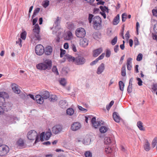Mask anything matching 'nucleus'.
<instances>
[{"instance_id":"obj_1","label":"nucleus","mask_w":157,"mask_h":157,"mask_svg":"<svg viewBox=\"0 0 157 157\" xmlns=\"http://www.w3.org/2000/svg\"><path fill=\"white\" fill-rule=\"evenodd\" d=\"M52 66V61L49 59H46L43 62L37 64L36 67L38 69L45 70L50 69Z\"/></svg>"},{"instance_id":"obj_2","label":"nucleus","mask_w":157,"mask_h":157,"mask_svg":"<svg viewBox=\"0 0 157 157\" xmlns=\"http://www.w3.org/2000/svg\"><path fill=\"white\" fill-rule=\"evenodd\" d=\"M33 34L30 36V37L33 40H40L41 39L39 35L40 28L38 25L36 24L33 27Z\"/></svg>"},{"instance_id":"obj_3","label":"nucleus","mask_w":157,"mask_h":157,"mask_svg":"<svg viewBox=\"0 0 157 157\" xmlns=\"http://www.w3.org/2000/svg\"><path fill=\"white\" fill-rule=\"evenodd\" d=\"M28 138L30 140H36L35 143L38 142L39 138L36 132L34 131L31 130L28 132L27 135Z\"/></svg>"},{"instance_id":"obj_4","label":"nucleus","mask_w":157,"mask_h":157,"mask_svg":"<svg viewBox=\"0 0 157 157\" xmlns=\"http://www.w3.org/2000/svg\"><path fill=\"white\" fill-rule=\"evenodd\" d=\"M76 36L79 38H83L86 35V32L85 29L82 27L77 29L75 31Z\"/></svg>"},{"instance_id":"obj_5","label":"nucleus","mask_w":157,"mask_h":157,"mask_svg":"<svg viewBox=\"0 0 157 157\" xmlns=\"http://www.w3.org/2000/svg\"><path fill=\"white\" fill-rule=\"evenodd\" d=\"M52 135V133L50 130L44 132H42L40 135V139L41 141L44 140H48Z\"/></svg>"},{"instance_id":"obj_6","label":"nucleus","mask_w":157,"mask_h":157,"mask_svg":"<svg viewBox=\"0 0 157 157\" xmlns=\"http://www.w3.org/2000/svg\"><path fill=\"white\" fill-rule=\"evenodd\" d=\"M9 147L6 145H2L0 146V156H5L9 152Z\"/></svg>"},{"instance_id":"obj_7","label":"nucleus","mask_w":157,"mask_h":157,"mask_svg":"<svg viewBox=\"0 0 157 157\" xmlns=\"http://www.w3.org/2000/svg\"><path fill=\"white\" fill-rule=\"evenodd\" d=\"M35 51L37 55L41 56L44 52V48L41 44H38L35 47Z\"/></svg>"},{"instance_id":"obj_8","label":"nucleus","mask_w":157,"mask_h":157,"mask_svg":"<svg viewBox=\"0 0 157 157\" xmlns=\"http://www.w3.org/2000/svg\"><path fill=\"white\" fill-rule=\"evenodd\" d=\"M82 127V125L79 122H75L71 125V128L73 131H76L80 129Z\"/></svg>"},{"instance_id":"obj_9","label":"nucleus","mask_w":157,"mask_h":157,"mask_svg":"<svg viewBox=\"0 0 157 157\" xmlns=\"http://www.w3.org/2000/svg\"><path fill=\"white\" fill-rule=\"evenodd\" d=\"M62 130V127L60 125H56L54 126L52 129V131L53 133L58 134Z\"/></svg>"},{"instance_id":"obj_10","label":"nucleus","mask_w":157,"mask_h":157,"mask_svg":"<svg viewBox=\"0 0 157 157\" xmlns=\"http://www.w3.org/2000/svg\"><path fill=\"white\" fill-rule=\"evenodd\" d=\"M85 62L84 58L81 56H78L75 58V63L77 65L82 64Z\"/></svg>"},{"instance_id":"obj_11","label":"nucleus","mask_w":157,"mask_h":157,"mask_svg":"<svg viewBox=\"0 0 157 157\" xmlns=\"http://www.w3.org/2000/svg\"><path fill=\"white\" fill-rule=\"evenodd\" d=\"M16 145L17 147L20 148H23L25 146L24 140L22 139L18 140L16 143Z\"/></svg>"},{"instance_id":"obj_12","label":"nucleus","mask_w":157,"mask_h":157,"mask_svg":"<svg viewBox=\"0 0 157 157\" xmlns=\"http://www.w3.org/2000/svg\"><path fill=\"white\" fill-rule=\"evenodd\" d=\"M44 98L40 94H38L35 96V99L36 102L39 104H42L44 101Z\"/></svg>"},{"instance_id":"obj_13","label":"nucleus","mask_w":157,"mask_h":157,"mask_svg":"<svg viewBox=\"0 0 157 157\" xmlns=\"http://www.w3.org/2000/svg\"><path fill=\"white\" fill-rule=\"evenodd\" d=\"M12 89L13 91L15 93L19 94L21 90L18 88V86L16 84L13 83L12 84Z\"/></svg>"},{"instance_id":"obj_14","label":"nucleus","mask_w":157,"mask_h":157,"mask_svg":"<svg viewBox=\"0 0 157 157\" xmlns=\"http://www.w3.org/2000/svg\"><path fill=\"white\" fill-rule=\"evenodd\" d=\"M40 94L44 99L49 98L50 96L49 92L47 90H43L40 92Z\"/></svg>"},{"instance_id":"obj_15","label":"nucleus","mask_w":157,"mask_h":157,"mask_svg":"<svg viewBox=\"0 0 157 157\" xmlns=\"http://www.w3.org/2000/svg\"><path fill=\"white\" fill-rule=\"evenodd\" d=\"M80 45L81 47H85L88 44V41L86 38L81 39L80 40Z\"/></svg>"},{"instance_id":"obj_16","label":"nucleus","mask_w":157,"mask_h":157,"mask_svg":"<svg viewBox=\"0 0 157 157\" xmlns=\"http://www.w3.org/2000/svg\"><path fill=\"white\" fill-rule=\"evenodd\" d=\"M9 105H10L9 104L6 103V104H3V108L0 106V114H3L4 111H7L8 109H9Z\"/></svg>"},{"instance_id":"obj_17","label":"nucleus","mask_w":157,"mask_h":157,"mask_svg":"<svg viewBox=\"0 0 157 157\" xmlns=\"http://www.w3.org/2000/svg\"><path fill=\"white\" fill-rule=\"evenodd\" d=\"M104 142L106 144H109L112 143L115 144V143L114 139L108 137H105V138Z\"/></svg>"},{"instance_id":"obj_18","label":"nucleus","mask_w":157,"mask_h":157,"mask_svg":"<svg viewBox=\"0 0 157 157\" xmlns=\"http://www.w3.org/2000/svg\"><path fill=\"white\" fill-rule=\"evenodd\" d=\"M52 48L50 46H47L44 49V52L45 54L47 55H51L52 52Z\"/></svg>"},{"instance_id":"obj_19","label":"nucleus","mask_w":157,"mask_h":157,"mask_svg":"<svg viewBox=\"0 0 157 157\" xmlns=\"http://www.w3.org/2000/svg\"><path fill=\"white\" fill-rule=\"evenodd\" d=\"M98 17L95 16L93 19V24L94 29H97L98 27Z\"/></svg>"},{"instance_id":"obj_20","label":"nucleus","mask_w":157,"mask_h":157,"mask_svg":"<svg viewBox=\"0 0 157 157\" xmlns=\"http://www.w3.org/2000/svg\"><path fill=\"white\" fill-rule=\"evenodd\" d=\"M73 38V36L72 33L70 31H67L64 37V39L68 40H71Z\"/></svg>"},{"instance_id":"obj_21","label":"nucleus","mask_w":157,"mask_h":157,"mask_svg":"<svg viewBox=\"0 0 157 157\" xmlns=\"http://www.w3.org/2000/svg\"><path fill=\"white\" fill-rule=\"evenodd\" d=\"M144 146V149L146 151H148L150 149V144L147 140H145Z\"/></svg>"},{"instance_id":"obj_22","label":"nucleus","mask_w":157,"mask_h":157,"mask_svg":"<svg viewBox=\"0 0 157 157\" xmlns=\"http://www.w3.org/2000/svg\"><path fill=\"white\" fill-rule=\"evenodd\" d=\"M132 59L131 58H129L127 60V69L130 71L131 70L132 68Z\"/></svg>"},{"instance_id":"obj_23","label":"nucleus","mask_w":157,"mask_h":157,"mask_svg":"<svg viewBox=\"0 0 157 157\" xmlns=\"http://www.w3.org/2000/svg\"><path fill=\"white\" fill-rule=\"evenodd\" d=\"M120 21V15L119 14H117L115 17L113 21V24L114 25H116L118 24Z\"/></svg>"},{"instance_id":"obj_24","label":"nucleus","mask_w":157,"mask_h":157,"mask_svg":"<svg viewBox=\"0 0 157 157\" xmlns=\"http://www.w3.org/2000/svg\"><path fill=\"white\" fill-rule=\"evenodd\" d=\"M91 123L92 126L95 128H97L98 127V124L96 121V118L93 117L91 120Z\"/></svg>"},{"instance_id":"obj_25","label":"nucleus","mask_w":157,"mask_h":157,"mask_svg":"<svg viewBox=\"0 0 157 157\" xmlns=\"http://www.w3.org/2000/svg\"><path fill=\"white\" fill-rule=\"evenodd\" d=\"M109 128L105 126H101L99 129V130L101 133H104L107 132Z\"/></svg>"},{"instance_id":"obj_26","label":"nucleus","mask_w":157,"mask_h":157,"mask_svg":"<svg viewBox=\"0 0 157 157\" xmlns=\"http://www.w3.org/2000/svg\"><path fill=\"white\" fill-rule=\"evenodd\" d=\"M113 118L114 120L117 122H120V118L118 116L116 112H114L113 113Z\"/></svg>"},{"instance_id":"obj_27","label":"nucleus","mask_w":157,"mask_h":157,"mask_svg":"<svg viewBox=\"0 0 157 157\" xmlns=\"http://www.w3.org/2000/svg\"><path fill=\"white\" fill-rule=\"evenodd\" d=\"M137 125L140 130L144 131L145 130V128L143 127V123L141 121L137 122Z\"/></svg>"},{"instance_id":"obj_28","label":"nucleus","mask_w":157,"mask_h":157,"mask_svg":"<svg viewBox=\"0 0 157 157\" xmlns=\"http://www.w3.org/2000/svg\"><path fill=\"white\" fill-rule=\"evenodd\" d=\"M90 138L86 137L84 139L83 141V143L85 145H88L90 144Z\"/></svg>"},{"instance_id":"obj_29","label":"nucleus","mask_w":157,"mask_h":157,"mask_svg":"<svg viewBox=\"0 0 157 157\" xmlns=\"http://www.w3.org/2000/svg\"><path fill=\"white\" fill-rule=\"evenodd\" d=\"M152 22L155 23V24L154 25L153 29L154 32L155 33L157 34V21L155 19H152L151 20Z\"/></svg>"},{"instance_id":"obj_30","label":"nucleus","mask_w":157,"mask_h":157,"mask_svg":"<svg viewBox=\"0 0 157 157\" xmlns=\"http://www.w3.org/2000/svg\"><path fill=\"white\" fill-rule=\"evenodd\" d=\"M121 75L123 77H124L126 76V66L125 65H124L122 66L121 69Z\"/></svg>"},{"instance_id":"obj_31","label":"nucleus","mask_w":157,"mask_h":157,"mask_svg":"<svg viewBox=\"0 0 157 157\" xmlns=\"http://www.w3.org/2000/svg\"><path fill=\"white\" fill-rule=\"evenodd\" d=\"M105 69V64L102 63L99 67V74L101 73Z\"/></svg>"},{"instance_id":"obj_32","label":"nucleus","mask_w":157,"mask_h":157,"mask_svg":"<svg viewBox=\"0 0 157 157\" xmlns=\"http://www.w3.org/2000/svg\"><path fill=\"white\" fill-rule=\"evenodd\" d=\"M74 109L71 108H68L67 110V113L68 115H72L74 114Z\"/></svg>"},{"instance_id":"obj_33","label":"nucleus","mask_w":157,"mask_h":157,"mask_svg":"<svg viewBox=\"0 0 157 157\" xmlns=\"http://www.w3.org/2000/svg\"><path fill=\"white\" fill-rule=\"evenodd\" d=\"M40 8H36L34 11L33 14L32 16V18L33 19L34 17L38 13L40 10Z\"/></svg>"},{"instance_id":"obj_34","label":"nucleus","mask_w":157,"mask_h":157,"mask_svg":"<svg viewBox=\"0 0 157 157\" xmlns=\"http://www.w3.org/2000/svg\"><path fill=\"white\" fill-rule=\"evenodd\" d=\"M131 79H130L129 84L127 88V91L129 93H131L132 90V84L131 83Z\"/></svg>"},{"instance_id":"obj_35","label":"nucleus","mask_w":157,"mask_h":157,"mask_svg":"<svg viewBox=\"0 0 157 157\" xmlns=\"http://www.w3.org/2000/svg\"><path fill=\"white\" fill-rule=\"evenodd\" d=\"M119 88L121 90L123 91L124 89V84L122 81H120L119 82Z\"/></svg>"},{"instance_id":"obj_36","label":"nucleus","mask_w":157,"mask_h":157,"mask_svg":"<svg viewBox=\"0 0 157 157\" xmlns=\"http://www.w3.org/2000/svg\"><path fill=\"white\" fill-rule=\"evenodd\" d=\"M99 8L102 11L101 12H108V8L105 6H101L99 7Z\"/></svg>"},{"instance_id":"obj_37","label":"nucleus","mask_w":157,"mask_h":157,"mask_svg":"<svg viewBox=\"0 0 157 157\" xmlns=\"http://www.w3.org/2000/svg\"><path fill=\"white\" fill-rule=\"evenodd\" d=\"M49 100L51 101L54 102L57 100V97L55 95H52L50 96Z\"/></svg>"},{"instance_id":"obj_38","label":"nucleus","mask_w":157,"mask_h":157,"mask_svg":"<svg viewBox=\"0 0 157 157\" xmlns=\"http://www.w3.org/2000/svg\"><path fill=\"white\" fill-rule=\"evenodd\" d=\"M59 82L60 84L63 86H65L66 84V80L63 78H61L59 80Z\"/></svg>"},{"instance_id":"obj_39","label":"nucleus","mask_w":157,"mask_h":157,"mask_svg":"<svg viewBox=\"0 0 157 157\" xmlns=\"http://www.w3.org/2000/svg\"><path fill=\"white\" fill-rule=\"evenodd\" d=\"M157 143V137L155 138L153 140L152 144L151 146L152 148H154Z\"/></svg>"},{"instance_id":"obj_40","label":"nucleus","mask_w":157,"mask_h":157,"mask_svg":"<svg viewBox=\"0 0 157 157\" xmlns=\"http://www.w3.org/2000/svg\"><path fill=\"white\" fill-rule=\"evenodd\" d=\"M67 58L69 61H71L75 63V58L74 57L69 55L67 56Z\"/></svg>"},{"instance_id":"obj_41","label":"nucleus","mask_w":157,"mask_h":157,"mask_svg":"<svg viewBox=\"0 0 157 157\" xmlns=\"http://www.w3.org/2000/svg\"><path fill=\"white\" fill-rule=\"evenodd\" d=\"M111 52L109 49H107L105 51V56L107 58L109 57L111 55Z\"/></svg>"},{"instance_id":"obj_42","label":"nucleus","mask_w":157,"mask_h":157,"mask_svg":"<svg viewBox=\"0 0 157 157\" xmlns=\"http://www.w3.org/2000/svg\"><path fill=\"white\" fill-rule=\"evenodd\" d=\"M26 36V33L25 31H24L21 34V37L23 40L25 39Z\"/></svg>"},{"instance_id":"obj_43","label":"nucleus","mask_w":157,"mask_h":157,"mask_svg":"<svg viewBox=\"0 0 157 157\" xmlns=\"http://www.w3.org/2000/svg\"><path fill=\"white\" fill-rule=\"evenodd\" d=\"M68 28L70 30H72L74 28V24L72 23H68L67 25Z\"/></svg>"},{"instance_id":"obj_44","label":"nucleus","mask_w":157,"mask_h":157,"mask_svg":"<svg viewBox=\"0 0 157 157\" xmlns=\"http://www.w3.org/2000/svg\"><path fill=\"white\" fill-rule=\"evenodd\" d=\"M105 151L106 154H109L112 152V150L111 147H108L105 148Z\"/></svg>"},{"instance_id":"obj_45","label":"nucleus","mask_w":157,"mask_h":157,"mask_svg":"<svg viewBox=\"0 0 157 157\" xmlns=\"http://www.w3.org/2000/svg\"><path fill=\"white\" fill-rule=\"evenodd\" d=\"M78 109L80 111L84 113L86 112L87 111V109L83 108L81 106L78 105Z\"/></svg>"},{"instance_id":"obj_46","label":"nucleus","mask_w":157,"mask_h":157,"mask_svg":"<svg viewBox=\"0 0 157 157\" xmlns=\"http://www.w3.org/2000/svg\"><path fill=\"white\" fill-rule=\"evenodd\" d=\"M152 12L153 16L157 17V7H155V8L152 10Z\"/></svg>"},{"instance_id":"obj_47","label":"nucleus","mask_w":157,"mask_h":157,"mask_svg":"<svg viewBox=\"0 0 157 157\" xmlns=\"http://www.w3.org/2000/svg\"><path fill=\"white\" fill-rule=\"evenodd\" d=\"M85 156L86 157H92V153L89 151H87L84 154Z\"/></svg>"},{"instance_id":"obj_48","label":"nucleus","mask_w":157,"mask_h":157,"mask_svg":"<svg viewBox=\"0 0 157 157\" xmlns=\"http://www.w3.org/2000/svg\"><path fill=\"white\" fill-rule=\"evenodd\" d=\"M117 36H115L111 41V44L113 45H114L117 42Z\"/></svg>"},{"instance_id":"obj_49","label":"nucleus","mask_w":157,"mask_h":157,"mask_svg":"<svg viewBox=\"0 0 157 157\" xmlns=\"http://www.w3.org/2000/svg\"><path fill=\"white\" fill-rule=\"evenodd\" d=\"M143 57V55L141 53L139 54L136 58V60L138 61H141Z\"/></svg>"},{"instance_id":"obj_50","label":"nucleus","mask_w":157,"mask_h":157,"mask_svg":"<svg viewBox=\"0 0 157 157\" xmlns=\"http://www.w3.org/2000/svg\"><path fill=\"white\" fill-rule=\"evenodd\" d=\"M127 16V14L125 13H123L122 14V19L123 22H124L125 21L126 19Z\"/></svg>"},{"instance_id":"obj_51","label":"nucleus","mask_w":157,"mask_h":157,"mask_svg":"<svg viewBox=\"0 0 157 157\" xmlns=\"http://www.w3.org/2000/svg\"><path fill=\"white\" fill-rule=\"evenodd\" d=\"M49 4V1L48 0L45 1L43 3V6L45 8L48 6Z\"/></svg>"},{"instance_id":"obj_52","label":"nucleus","mask_w":157,"mask_h":157,"mask_svg":"<svg viewBox=\"0 0 157 157\" xmlns=\"http://www.w3.org/2000/svg\"><path fill=\"white\" fill-rule=\"evenodd\" d=\"M93 56L94 57H97L98 56V49H97L93 51Z\"/></svg>"},{"instance_id":"obj_53","label":"nucleus","mask_w":157,"mask_h":157,"mask_svg":"<svg viewBox=\"0 0 157 157\" xmlns=\"http://www.w3.org/2000/svg\"><path fill=\"white\" fill-rule=\"evenodd\" d=\"M52 71L53 72L56 73L57 75H58L59 74L58 70L56 66H54L53 67L52 69Z\"/></svg>"},{"instance_id":"obj_54","label":"nucleus","mask_w":157,"mask_h":157,"mask_svg":"<svg viewBox=\"0 0 157 157\" xmlns=\"http://www.w3.org/2000/svg\"><path fill=\"white\" fill-rule=\"evenodd\" d=\"M65 53H66L65 50L61 49H60V57H62L63 56V55L65 54Z\"/></svg>"},{"instance_id":"obj_55","label":"nucleus","mask_w":157,"mask_h":157,"mask_svg":"<svg viewBox=\"0 0 157 157\" xmlns=\"http://www.w3.org/2000/svg\"><path fill=\"white\" fill-rule=\"evenodd\" d=\"M137 80L138 81V85L140 86H141L142 85V81L141 79L139 78H137Z\"/></svg>"},{"instance_id":"obj_56","label":"nucleus","mask_w":157,"mask_h":157,"mask_svg":"<svg viewBox=\"0 0 157 157\" xmlns=\"http://www.w3.org/2000/svg\"><path fill=\"white\" fill-rule=\"evenodd\" d=\"M7 94L6 93L4 92H0V98H4L5 97V95H7Z\"/></svg>"},{"instance_id":"obj_57","label":"nucleus","mask_w":157,"mask_h":157,"mask_svg":"<svg viewBox=\"0 0 157 157\" xmlns=\"http://www.w3.org/2000/svg\"><path fill=\"white\" fill-rule=\"evenodd\" d=\"M98 62V58H97L95 60L92 62L90 63V65L91 66H93L94 65H95Z\"/></svg>"},{"instance_id":"obj_58","label":"nucleus","mask_w":157,"mask_h":157,"mask_svg":"<svg viewBox=\"0 0 157 157\" xmlns=\"http://www.w3.org/2000/svg\"><path fill=\"white\" fill-rule=\"evenodd\" d=\"M21 42H22V40H21V39L20 38H19L18 39V40L16 41V43L17 44H18L21 47L22 46Z\"/></svg>"},{"instance_id":"obj_59","label":"nucleus","mask_w":157,"mask_h":157,"mask_svg":"<svg viewBox=\"0 0 157 157\" xmlns=\"http://www.w3.org/2000/svg\"><path fill=\"white\" fill-rule=\"evenodd\" d=\"M93 17V15L92 14H89V17H88V20H89V22L90 23H91V22L92 21V18Z\"/></svg>"},{"instance_id":"obj_60","label":"nucleus","mask_w":157,"mask_h":157,"mask_svg":"<svg viewBox=\"0 0 157 157\" xmlns=\"http://www.w3.org/2000/svg\"><path fill=\"white\" fill-rule=\"evenodd\" d=\"M152 89L154 91L157 90V83L154 84L152 87Z\"/></svg>"},{"instance_id":"obj_61","label":"nucleus","mask_w":157,"mask_h":157,"mask_svg":"<svg viewBox=\"0 0 157 157\" xmlns=\"http://www.w3.org/2000/svg\"><path fill=\"white\" fill-rule=\"evenodd\" d=\"M114 51L117 53L119 50V46L117 45H115L114 47Z\"/></svg>"},{"instance_id":"obj_62","label":"nucleus","mask_w":157,"mask_h":157,"mask_svg":"<svg viewBox=\"0 0 157 157\" xmlns=\"http://www.w3.org/2000/svg\"><path fill=\"white\" fill-rule=\"evenodd\" d=\"M38 20V18L37 17H36L33 19V25H35L36 22H37Z\"/></svg>"},{"instance_id":"obj_63","label":"nucleus","mask_w":157,"mask_h":157,"mask_svg":"<svg viewBox=\"0 0 157 157\" xmlns=\"http://www.w3.org/2000/svg\"><path fill=\"white\" fill-rule=\"evenodd\" d=\"M105 12H100V13L101 14L102 16H103V17L104 19L106 18V14Z\"/></svg>"},{"instance_id":"obj_64","label":"nucleus","mask_w":157,"mask_h":157,"mask_svg":"<svg viewBox=\"0 0 157 157\" xmlns=\"http://www.w3.org/2000/svg\"><path fill=\"white\" fill-rule=\"evenodd\" d=\"M64 48L65 49H67L69 47V44L68 43H65L63 45Z\"/></svg>"}]
</instances>
